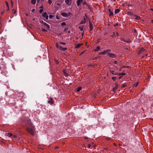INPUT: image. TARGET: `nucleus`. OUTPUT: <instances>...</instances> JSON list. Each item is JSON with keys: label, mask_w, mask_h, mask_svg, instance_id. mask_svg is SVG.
I'll use <instances>...</instances> for the list:
<instances>
[{"label": "nucleus", "mask_w": 153, "mask_h": 153, "mask_svg": "<svg viewBox=\"0 0 153 153\" xmlns=\"http://www.w3.org/2000/svg\"><path fill=\"white\" fill-rule=\"evenodd\" d=\"M22 125L25 127L27 131L32 135H34L35 133V128L32 123L28 119L23 120Z\"/></svg>", "instance_id": "nucleus-1"}, {"label": "nucleus", "mask_w": 153, "mask_h": 153, "mask_svg": "<svg viewBox=\"0 0 153 153\" xmlns=\"http://www.w3.org/2000/svg\"><path fill=\"white\" fill-rule=\"evenodd\" d=\"M111 51V50L110 49H108L106 50L105 51H104L100 52L99 53V54L101 55L103 54L104 55L106 53H108L110 52Z\"/></svg>", "instance_id": "nucleus-2"}, {"label": "nucleus", "mask_w": 153, "mask_h": 153, "mask_svg": "<svg viewBox=\"0 0 153 153\" xmlns=\"http://www.w3.org/2000/svg\"><path fill=\"white\" fill-rule=\"evenodd\" d=\"M71 13L70 12H69L68 13H61V15L63 17H67L69 16Z\"/></svg>", "instance_id": "nucleus-3"}, {"label": "nucleus", "mask_w": 153, "mask_h": 153, "mask_svg": "<svg viewBox=\"0 0 153 153\" xmlns=\"http://www.w3.org/2000/svg\"><path fill=\"white\" fill-rule=\"evenodd\" d=\"M121 41H123L124 42H126L127 43H130L131 42V41L130 39H125L123 38H121Z\"/></svg>", "instance_id": "nucleus-4"}, {"label": "nucleus", "mask_w": 153, "mask_h": 153, "mask_svg": "<svg viewBox=\"0 0 153 153\" xmlns=\"http://www.w3.org/2000/svg\"><path fill=\"white\" fill-rule=\"evenodd\" d=\"M42 16L43 17H45V19L47 20H48V15L47 13L45 12L42 14Z\"/></svg>", "instance_id": "nucleus-5"}, {"label": "nucleus", "mask_w": 153, "mask_h": 153, "mask_svg": "<svg viewBox=\"0 0 153 153\" xmlns=\"http://www.w3.org/2000/svg\"><path fill=\"white\" fill-rule=\"evenodd\" d=\"M72 2V0H65V2L68 5H70Z\"/></svg>", "instance_id": "nucleus-6"}, {"label": "nucleus", "mask_w": 153, "mask_h": 153, "mask_svg": "<svg viewBox=\"0 0 153 153\" xmlns=\"http://www.w3.org/2000/svg\"><path fill=\"white\" fill-rule=\"evenodd\" d=\"M108 56L111 58H114L116 57V55L113 53H108Z\"/></svg>", "instance_id": "nucleus-7"}, {"label": "nucleus", "mask_w": 153, "mask_h": 153, "mask_svg": "<svg viewBox=\"0 0 153 153\" xmlns=\"http://www.w3.org/2000/svg\"><path fill=\"white\" fill-rule=\"evenodd\" d=\"M42 23L44 25L47 27V28L48 29L50 28V25L48 24L45 22H44L43 21H42Z\"/></svg>", "instance_id": "nucleus-8"}, {"label": "nucleus", "mask_w": 153, "mask_h": 153, "mask_svg": "<svg viewBox=\"0 0 153 153\" xmlns=\"http://www.w3.org/2000/svg\"><path fill=\"white\" fill-rule=\"evenodd\" d=\"M48 103L49 104H52L53 103V101L52 98H51L48 101Z\"/></svg>", "instance_id": "nucleus-9"}, {"label": "nucleus", "mask_w": 153, "mask_h": 153, "mask_svg": "<svg viewBox=\"0 0 153 153\" xmlns=\"http://www.w3.org/2000/svg\"><path fill=\"white\" fill-rule=\"evenodd\" d=\"M83 0H78L77 1V6H79L82 2Z\"/></svg>", "instance_id": "nucleus-10"}, {"label": "nucleus", "mask_w": 153, "mask_h": 153, "mask_svg": "<svg viewBox=\"0 0 153 153\" xmlns=\"http://www.w3.org/2000/svg\"><path fill=\"white\" fill-rule=\"evenodd\" d=\"M59 49L62 51H65L67 49V48H62L61 46H59Z\"/></svg>", "instance_id": "nucleus-11"}, {"label": "nucleus", "mask_w": 153, "mask_h": 153, "mask_svg": "<svg viewBox=\"0 0 153 153\" xmlns=\"http://www.w3.org/2000/svg\"><path fill=\"white\" fill-rule=\"evenodd\" d=\"M89 27L90 30H92L93 29V25L90 22H89Z\"/></svg>", "instance_id": "nucleus-12"}, {"label": "nucleus", "mask_w": 153, "mask_h": 153, "mask_svg": "<svg viewBox=\"0 0 153 153\" xmlns=\"http://www.w3.org/2000/svg\"><path fill=\"white\" fill-rule=\"evenodd\" d=\"M108 10H109V16H113V12L111 11L110 9H109Z\"/></svg>", "instance_id": "nucleus-13"}, {"label": "nucleus", "mask_w": 153, "mask_h": 153, "mask_svg": "<svg viewBox=\"0 0 153 153\" xmlns=\"http://www.w3.org/2000/svg\"><path fill=\"white\" fill-rule=\"evenodd\" d=\"M118 85H116V86L113 88V91H115L116 90L118 89Z\"/></svg>", "instance_id": "nucleus-14"}, {"label": "nucleus", "mask_w": 153, "mask_h": 153, "mask_svg": "<svg viewBox=\"0 0 153 153\" xmlns=\"http://www.w3.org/2000/svg\"><path fill=\"white\" fill-rule=\"evenodd\" d=\"M82 45V44L79 43L76 45L75 48H77L80 47Z\"/></svg>", "instance_id": "nucleus-15"}, {"label": "nucleus", "mask_w": 153, "mask_h": 153, "mask_svg": "<svg viewBox=\"0 0 153 153\" xmlns=\"http://www.w3.org/2000/svg\"><path fill=\"white\" fill-rule=\"evenodd\" d=\"M85 19L84 18V19L83 21H82L80 23V24H85Z\"/></svg>", "instance_id": "nucleus-16"}, {"label": "nucleus", "mask_w": 153, "mask_h": 153, "mask_svg": "<svg viewBox=\"0 0 153 153\" xmlns=\"http://www.w3.org/2000/svg\"><path fill=\"white\" fill-rule=\"evenodd\" d=\"M84 28V26L83 25H81L79 27V28L80 29V30L81 31H82L83 30Z\"/></svg>", "instance_id": "nucleus-17"}, {"label": "nucleus", "mask_w": 153, "mask_h": 153, "mask_svg": "<svg viewBox=\"0 0 153 153\" xmlns=\"http://www.w3.org/2000/svg\"><path fill=\"white\" fill-rule=\"evenodd\" d=\"M36 2V0H32L31 3L32 4H35Z\"/></svg>", "instance_id": "nucleus-18"}, {"label": "nucleus", "mask_w": 153, "mask_h": 153, "mask_svg": "<svg viewBox=\"0 0 153 153\" xmlns=\"http://www.w3.org/2000/svg\"><path fill=\"white\" fill-rule=\"evenodd\" d=\"M120 11V10L119 9H116L115 10L114 13H117L119 12Z\"/></svg>", "instance_id": "nucleus-19"}, {"label": "nucleus", "mask_w": 153, "mask_h": 153, "mask_svg": "<svg viewBox=\"0 0 153 153\" xmlns=\"http://www.w3.org/2000/svg\"><path fill=\"white\" fill-rule=\"evenodd\" d=\"M100 49V47L99 46H97V48L96 49H95L94 51H98Z\"/></svg>", "instance_id": "nucleus-20"}, {"label": "nucleus", "mask_w": 153, "mask_h": 153, "mask_svg": "<svg viewBox=\"0 0 153 153\" xmlns=\"http://www.w3.org/2000/svg\"><path fill=\"white\" fill-rule=\"evenodd\" d=\"M63 72L64 74V75L65 76H67L68 75L66 73L65 71V70H63Z\"/></svg>", "instance_id": "nucleus-21"}, {"label": "nucleus", "mask_w": 153, "mask_h": 153, "mask_svg": "<svg viewBox=\"0 0 153 153\" xmlns=\"http://www.w3.org/2000/svg\"><path fill=\"white\" fill-rule=\"evenodd\" d=\"M110 71V72L112 74H113V75H117V74L116 73H114V71H111V70Z\"/></svg>", "instance_id": "nucleus-22"}, {"label": "nucleus", "mask_w": 153, "mask_h": 153, "mask_svg": "<svg viewBox=\"0 0 153 153\" xmlns=\"http://www.w3.org/2000/svg\"><path fill=\"white\" fill-rule=\"evenodd\" d=\"M82 89V88L80 87H78L77 90V92H79Z\"/></svg>", "instance_id": "nucleus-23"}, {"label": "nucleus", "mask_w": 153, "mask_h": 153, "mask_svg": "<svg viewBox=\"0 0 153 153\" xmlns=\"http://www.w3.org/2000/svg\"><path fill=\"white\" fill-rule=\"evenodd\" d=\"M144 49L143 48H141L139 51V53H141L143 52Z\"/></svg>", "instance_id": "nucleus-24"}, {"label": "nucleus", "mask_w": 153, "mask_h": 153, "mask_svg": "<svg viewBox=\"0 0 153 153\" xmlns=\"http://www.w3.org/2000/svg\"><path fill=\"white\" fill-rule=\"evenodd\" d=\"M119 76H124L126 75V74L125 73H122L120 74H119Z\"/></svg>", "instance_id": "nucleus-25"}, {"label": "nucleus", "mask_w": 153, "mask_h": 153, "mask_svg": "<svg viewBox=\"0 0 153 153\" xmlns=\"http://www.w3.org/2000/svg\"><path fill=\"white\" fill-rule=\"evenodd\" d=\"M12 134L11 133H8L7 134V136H8L9 137H10L11 136H12Z\"/></svg>", "instance_id": "nucleus-26"}, {"label": "nucleus", "mask_w": 153, "mask_h": 153, "mask_svg": "<svg viewBox=\"0 0 153 153\" xmlns=\"http://www.w3.org/2000/svg\"><path fill=\"white\" fill-rule=\"evenodd\" d=\"M139 84V82H136L134 85V86L135 87H136Z\"/></svg>", "instance_id": "nucleus-27"}, {"label": "nucleus", "mask_w": 153, "mask_h": 153, "mask_svg": "<svg viewBox=\"0 0 153 153\" xmlns=\"http://www.w3.org/2000/svg\"><path fill=\"white\" fill-rule=\"evenodd\" d=\"M62 26H64L66 25V23L65 22H63L61 23Z\"/></svg>", "instance_id": "nucleus-28"}, {"label": "nucleus", "mask_w": 153, "mask_h": 153, "mask_svg": "<svg viewBox=\"0 0 153 153\" xmlns=\"http://www.w3.org/2000/svg\"><path fill=\"white\" fill-rule=\"evenodd\" d=\"M126 84H122L121 86L122 88H125L126 86Z\"/></svg>", "instance_id": "nucleus-29"}, {"label": "nucleus", "mask_w": 153, "mask_h": 153, "mask_svg": "<svg viewBox=\"0 0 153 153\" xmlns=\"http://www.w3.org/2000/svg\"><path fill=\"white\" fill-rule=\"evenodd\" d=\"M56 48H58V49H59V46H58V44L57 43H56Z\"/></svg>", "instance_id": "nucleus-30"}, {"label": "nucleus", "mask_w": 153, "mask_h": 153, "mask_svg": "<svg viewBox=\"0 0 153 153\" xmlns=\"http://www.w3.org/2000/svg\"><path fill=\"white\" fill-rule=\"evenodd\" d=\"M140 19V17L138 16H137L136 17V19L137 20H139Z\"/></svg>", "instance_id": "nucleus-31"}, {"label": "nucleus", "mask_w": 153, "mask_h": 153, "mask_svg": "<svg viewBox=\"0 0 153 153\" xmlns=\"http://www.w3.org/2000/svg\"><path fill=\"white\" fill-rule=\"evenodd\" d=\"M52 1L51 0H48V3L49 4H51L52 3Z\"/></svg>", "instance_id": "nucleus-32"}, {"label": "nucleus", "mask_w": 153, "mask_h": 153, "mask_svg": "<svg viewBox=\"0 0 153 153\" xmlns=\"http://www.w3.org/2000/svg\"><path fill=\"white\" fill-rule=\"evenodd\" d=\"M54 16H52V15H49V17L50 19H51L53 18V17Z\"/></svg>", "instance_id": "nucleus-33"}, {"label": "nucleus", "mask_w": 153, "mask_h": 153, "mask_svg": "<svg viewBox=\"0 0 153 153\" xmlns=\"http://www.w3.org/2000/svg\"><path fill=\"white\" fill-rule=\"evenodd\" d=\"M43 11V9H41L40 10L39 12L40 13H42Z\"/></svg>", "instance_id": "nucleus-34"}, {"label": "nucleus", "mask_w": 153, "mask_h": 153, "mask_svg": "<svg viewBox=\"0 0 153 153\" xmlns=\"http://www.w3.org/2000/svg\"><path fill=\"white\" fill-rule=\"evenodd\" d=\"M116 77H112V79L114 81H115V80H116Z\"/></svg>", "instance_id": "nucleus-35"}, {"label": "nucleus", "mask_w": 153, "mask_h": 153, "mask_svg": "<svg viewBox=\"0 0 153 153\" xmlns=\"http://www.w3.org/2000/svg\"><path fill=\"white\" fill-rule=\"evenodd\" d=\"M42 30L44 32H47V30L45 29H42Z\"/></svg>", "instance_id": "nucleus-36"}, {"label": "nucleus", "mask_w": 153, "mask_h": 153, "mask_svg": "<svg viewBox=\"0 0 153 153\" xmlns=\"http://www.w3.org/2000/svg\"><path fill=\"white\" fill-rule=\"evenodd\" d=\"M106 139V140H108V141H110L111 140L110 138H108V137Z\"/></svg>", "instance_id": "nucleus-37"}, {"label": "nucleus", "mask_w": 153, "mask_h": 153, "mask_svg": "<svg viewBox=\"0 0 153 153\" xmlns=\"http://www.w3.org/2000/svg\"><path fill=\"white\" fill-rule=\"evenodd\" d=\"M127 5H128V7H131L132 6V5H131V4H128Z\"/></svg>", "instance_id": "nucleus-38"}, {"label": "nucleus", "mask_w": 153, "mask_h": 153, "mask_svg": "<svg viewBox=\"0 0 153 153\" xmlns=\"http://www.w3.org/2000/svg\"><path fill=\"white\" fill-rule=\"evenodd\" d=\"M56 19H59V17L58 16V15H56Z\"/></svg>", "instance_id": "nucleus-39"}, {"label": "nucleus", "mask_w": 153, "mask_h": 153, "mask_svg": "<svg viewBox=\"0 0 153 153\" xmlns=\"http://www.w3.org/2000/svg\"><path fill=\"white\" fill-rule=\"evenodd\" d=\"M115 35V33L114 32H113V33L111 35V36L113 37Z\"/></svg>", "instance_id": "nucleus-40"}, {"label": "nucleus", "mask_w": 153, "mask_h": 153, "mask_svg": "<svg viewBox=\"0 0 153 153\" xmlns=\"http://www.w3.org/2000/svg\"><path fill=\"white\" fill-rule=\"evenodd\" d=\"M60 43L62 45H65V43L64 42H60Z\"/></svg>", "instance_id": "nucleus-41"}, {"label": "nucleus", "mask_w": 153, "mask_h": 153, "mask_svg": "<svg viewBox=\"0 0 153 153\" xmlns=\"http://www.w3.org/2000/svg\"><path fill=\"white\" fill-rule=\"evenodd\" d=\"M86 6L88 7V8H89V9H90V7L89 5H88V4H87Z\"/></svg>", "instance_id": "nucleus-42"}, {"label": "nucleus", "mask_w": 153, "mask_h": 153, "mask_svg": "<svg viewBox=\"0 0 153 153\" xmlns=\"http://www.w3.org/2000/svg\"><path fill=\"white\" fill-rule=\"evenodd\" d=\"M13 12L14 13H15L16 12V11L15 10H13Z\"/></svg>", "instance_id": "nucleus-43"}, {"label": "nucleus", "mask_w": 153, "mask_h": 153, "mask_svg": "<svg viewBox=\"0 0 153 153\" xmlns=\"http://www.w3.org/2000/svg\"><path fill=\"white\" fill-rule=\"evenodd\" d=\"M83 4H86V5L87 4L86 2H83Z\"/></svg>", "instance_id": "nucleus-44"}, {"label": "nucleus", "mask_w": 153, "mask_h": 153, "mask_svg": "<svg viewBox=\"0 0 153 153\" xmlns=\"http://www.w3.org/2000/svg\"><path fill=\"white\" fill-rule=\"evenodd\" d=\"M35 9H33L32 10V12H34L35 11Z\"/></svg>", "instance_id": "nucleus-45"}, {"label": "nucleus", "mask_w": 153, "mask_h": 153, "mask_svg": "<svg viewBox=\"0 0 153 153\" xmlns=\"http://www.w3.org/2000/svg\"><path fill=\"white\" fill-rule=\"evenodd\" d=\"M91 145L88 144V148H90L91 147Z\"/></svg>", "instance_id": "nucleus-46"}, {"label": "nucleus", "mask_w": 153, "mask_h": 153, "mask_svg": "<svg viewBox=\"0 0 153 153\" xmlns=\"http://www.w3.org/2000/svg\"><path fill=\"white\" fill-rule=\"evenodd\" d=\"M114 63L115 64H117V61H115L114 62Z\"/></svg>", "instance_id": "nucleus-47"}, {"label": "nucleus", "mask_w": 153, "mask_h": 153, "mask_svg": "<svg viewBox=\"0 0 153 153\" xmlns=\"http://www.w3.org/2000/svg\"><path fill=\"white\" fill-rule=\"evenodd\" d=\"M119 76V79H120L122 77V76Z\"/></svg>", "instance_id": "nucleus-48"}, {"label": "nucleus", "mask_w": 153, "mask_h": 153, "mask_svg": "<svg viewBox=\"0 0 153 153\" xmlns=\"http://www.w3.org/2000/svg\"><path fill=\"white\" fill-rule=\"evenodd\" d=\"M116 35L117 36H118L119 35L118 33L117 32L116 33Z\"/></svg>", "instance_id": "nucleus-49"}, {"label": "nucleus", "mask_w": 153, "mask_h": 153, "mask_svg": "<svg viewBox=\"0 0 153 153\" xmlns=\"http://www.w3.org/2000/svg\"><path fill=\"white\" fill-rule=\"evenodd\" d=\"M56 5H60V4L59 3H56Z\"/></svg>", "instance_id": "nucleus-50"}, {"label": "nucleus", "mask_w": 153, "mask_h": 153, "mask_svg": "<svg viewBox=\"0 0 153 153\" xmlns=\"http://www.w3.org/2000/svg\"><path fill=\"white\" fill-rule=\"evenodd\" d=\"M124 68H126V67L125 66H124L123 67ZM126 68H128V66H127V67H126Z\"/></svg>", "instance_id": "nucleus-51"}, {"label": "nucleus", "mask_w": 153, "mask_h": 153, "mask_svg": "<svg viewBox=\"0 0 153 153\" xmlns=\"http://www.w3.org/2000/svg\"><path fill=\"white\" fill-rule=\"evenodd\" d=\"M84 52H82L81 53V54H82Z\"/></svg>", "instance_id": "nucleus-52"}, {"label": "nucleus", "mask_w": 153, "mask_h": 153, "mask_svg": "<svg viewBox=\"0 0 153 153\" xmlns=\"http://www.w3.org/2000/svg\"><path fill=\"white\" fill-rule=\"evenodd\" d=\"M150 10H153V8H151Z\"/></svg>", "instance_id": "nucleus-53"}, {"label": "nucleus", "mask_w": 153, "mask_h": 153, "mask_svg": "<svg viewBox=\"0 0 153 153\" xmlns=\"http://www.w3.org/2000/svg\"><path fill=\"white\" fill-rule=\"evenodd\" d=\"M134 32H136V30H134Z\"/></svg>", "instance_id": "nucleus-54"}, {"label": "nucleus", "mask_w": 153, "mask_h": 153, "mask_svg": "<svg viewBox=\"0 0 153 153\" xmlns=\"http://www.w3.org/2000/svg\"><path fill=\"white\" fill-rule=\"evenodd\" d=\"M43 8V6H41L40 7V8Z\"/></svg>", "instance_id": "nucleus-55"}, {"label": "nucleus", "mask_w": 153, "mask_h": 153, "mask_svg": "<svg viewBox=\"0 0 153 153\" xmlns=\"http://www.w3.org/2000/svg\"><path fill=\"white\" fill-rule=\"evenodd\" d=\"M6 4H7V6H8V3L7 2H6Z\"/></svg>", "instance_id": "nucleus-56"}, {"label": "nucleus", "mask_w": 153, "mask_h": 153, "mask_svg": "<svg viewBox=\"0 0 153 153\" xmlns=\"http://www.w3.org/2000/svg\"><path fill=\"white\" fill-rule=\"evenodd\" d=\"M58 148V147L57 146V147H56L55 148V149H57Z\"/></svg>", "instance_id": "nucleus-57"}, {"label": "nucleus", "mask_w": 153, "mask_h": 153, "mask_svg": "<svg viewBox=\"0 0 153 153\" xmlns=\"http://www.w3.org/2000/svg\"><path fill=\"white\" fill-rule=\"evenodd\" d=\"M117 25V24L115 25H114V26H116Z\"/></svg>", "instance_id": "nucleus-58"}, {"label": "nucleus", "mask_w": 153, "mask_h": 153, "mask_svg": "<svg viewBox=\"0 0 153 153\" xmlns=\"http://www.w3.org/2000/svg\"><path fill=\"white\" fill-rule=\"evenodd\" d=\"M82 35H83V33H82Z\"/></svg>", "instance_id": "nucleus-59"}, {"label": "nucleus", "mask_w": 153, "mask_h": 153, "mask_svg": "<svg viewBox=\"0 0 153 153\" xmlns=\"http://www.w3.org/2000/svg\"><path fill=\"white\" fill-rule=\"evenodd\" d=\"M85 16L86 17V15L85 14Z\"/></svg>", "instance_id": "nucleus-60"}, {"label": "nucleus", "mask_w": 153, "mask_h": 153, "mask_svg": "<svg viewBox=\"0 0 153 153\" xmlns=\"http://www.w3.org/2000/svg\"><path fill=\"white\" fill-rule=\"evenodd\" d=\"M2 13V14H3V13Z\"/></svg>", "instance_id": "nucleus-61"}, {"label": "nucleus", "mask_w": 153, "mask_h": 153, "mask_svg": "<svg viewBox=\"0 0 153 153\" xmlns=\"http://www.w3.org/2000/svg\"><path fill=\"white\" fill-rule=\"evenodd\" d=\"M114 1H116V0H114Z\"/></svg>", "instance_id": "nucleus-62"}, {"label": "nucleus", "mask_w": 153, "mask_h": 153, "mask_svg": "<svg viewBox=\"0 0 153 153\" xmlns=\"http://www.w3.org/2000/svg\"><path fill=\"white\" fill-rule=\"evenodd\" d=\"M152 40H153V38L152 39Z\"/></svg>", "instance_id": "nucleus-63"}]
</instances>
